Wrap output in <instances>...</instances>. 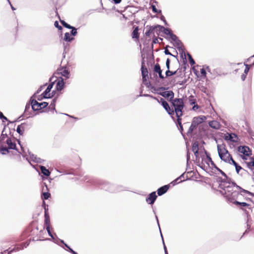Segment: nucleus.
Segmentation results:
<instances>
[{
    "label": "nucleus",
    "instance_id": "obj_9",
    "mask_svg": "<svg viewBox=\"0 0 254 254\" xmlns=\"http://www.w3.org/2000/svg\"><path fill=\"white\" fill-rule=\"evenodd\" d=\"M31 107L34 111H38L45 108L48 105V103L46 102L38 103L36 100L31 101Z\"/></svg>",
    "mask_w": 254,
    "mask_h": 254
},
{
    "label": "nucleus",
    "instance_id": "obj_48",
    "mask_svg": "<svg viewBox=\"0 0 254 254\" xmlns=\"http://www.w3.org/2000/svg\"><path fill=\"white\" fill-rule=\"evenodd\" d=\"M57 99V98H55L53 99L50 105V107H51V108L54 110H55V104L56 103Z\"/></svg>",
    "mask_w": 254,
    "mask_h": 254
},
{
    "label": "nucleus",
    "instance_id": "obj_10",
    "mask_svg": "<svg viewBox=\"0 0 254 254\" xmlns=\"http://www.w3.org/2000/svg\"><path fill=\"white\" fill-rule=\"evenodd\" d=\"M141 74H142V76L143 83L146 85H147L148 82H147V79L148 78V72L147 68L145 66V64H144V63L143 61L141 63Z\"/></svg>",
    "mask_w": 254,
    "mask_h": 254
},
{
    "label": "nucleus",
    "instance_id": "obj_29",
    "mask_svg": "<svg viewBox=\"0 0 254 254\" xmlns=\"http://www.w3.org/2000/svg\"><path fill=\"white\" fill-rule=\"evenodd\" d=\"M4 128L3 129L1 132V134L0 136V144H5L4 140L7 137V135L6 133H4Z\"/></svg>",
    "mask_w": 254,
    "mask_h": 254
},
{
    "label": "nucleus",
    "instance_id": "obj_64",
    "mask_svg": "<svg viewBox=\"0 0 254 254\" xmlns=\"http://www.w3.org/2000/svg\"><path fill=\"white\" fill-rule=\"evenodd\" d=\"M169 64H170V60L169 59H168L166 61V66L167 67V68L169 69L170 67H169Z\"/></svg>",
    "mask_w": 254,
    "mask_h": 254
},
{
    "label": "nucleus",
    "instance_id": "obj_37",
    "mask_svg": "<svg viewBox=\"0 0 254 254\" xmlns=\"http://www.w3.org/2000/svg\"><path fill=\"white\" fill-rule=\"evenodd\" d=\"M113 186L109 184H105L102 189H105L106 190H109L111 192H114L115 191L114 190H113L112 189L113 188Z\"/></svg>",
    "mask_w": 254,
    "mask_h": 254
},
{
    "label": "nucleus",
    "instance_id": "obj_5",
    "mask_svg": "<svg viewBox=\"0 0 254 254\" xmlns=\"http://www.w3.org/2000/svg\"><path fill=\"white\" fill-rule=\"evenodd\" d=\"M217 150L220 158L225 162H229V154H230L228 151L224 147H222L220 144L217 145Z\"/></svg>",
    "mask_w": 254,
    "mask_h": 254
},
{
    "label": "nucleus",
    "instance_id": "obj_56",
    "mask_svg": "<svg viewBox=\"0 0 254 254\" xmlns=\"http://www.w3.org/2000/svg\"><path fill=\"white\" fill-rule=\"evenodd\" d=\"M203 66L205 69L206 71L207 70L208 72L210 73L211 70L208 65H203Z\"/></svg>",
    "mask_w": 254,
    "mask_h": 254
},
{
    "label": "nucleus",
    "instance_id": "obj_38",
    "mask_svg": "<svg viewBox=\"0 0 254 254\" xmlns=\"http://www.w3.org/2000/svg\"><path fill=\"white\" fill-rule=\"evenodd\" d=\"M74 38L73 37H70V34L69 33H65L64 37V40L67 42H70L73 40Z\"/></svg>",
    "mask_w": 254,
    "mask_h": 254
},
{
    "label": "nucleus",
    "instance_id": "obj_6",
    "mask_svg": "<svg viewBox=\"0 0 254 254\" xmlns=\"http://www.w3.org/2000/svg\"><path fill=\"white\" fill-rule=\"evenodd\" d=\"M184 98H176V117H181L183 115L182 110L184 107Z\"/></svg>",
    "mask_w": 254,
    "mask_h": 254
},
{
    "label": "nucleus",
    "instance_id": "obj_23",
    "mask_svg": "<svg viewBox=\"0 0 254 254\" xmlns=\"http://www.w3.org/2000/svg\"><path fill=\"white\" fill-rule=\"evenodd\" d=\"M209 126L214 129H219L220 127V124L216 121H211L208 123Z\"/></svg>",
    "mask_w": 254,
    "mask_h": 254
},
{
    "label": "nucleus",
    "instance_id": "obj_18",
    "mask_svg": "<svg viewBox=\"0 0 254 254\" xmlns=\"http://www.w3.org/2000/svg\"><path fill=\"white\" fill-rule=\"evenodd\" d=\"M169 187L170 185H167L159 188L157 190L158 195L160 196L166 193L168 190Z\"/></svg>",
    "mask_w": 254,
    "mask_h": 254
},
{
    "label": "nucleus",
    "instance_id": "obj_61",
    "mask_svg": "<svg viewBox=\"0 0 254 254\" xmlns=\"http://www.w3.org/2000/svg\"><path fill=\"white\" fill-rule=\"evenodd\" d=\"M247 75L245 73H243L242 74V75H241V79L243 80V81H244L247 77Z\"/></svg>",
    "mask_w": 254,
    "mask_h": 254
},
{
    "label": "nucleus",
    "instance_id": "obj_16",
    "mask_svg": "<svg viewBox=\"0 0 254 254\" xmlns=\"http://www.w3.org/2000/svg\"><path fill=\"white\" fill-rule=\"evenodd\" d=\"M203 151H204L205 155H206V157H207V158H208V161H210V164L211 165V169H212L214 168L216 170H217V168H218V167L216 165V164L214 163V162L212 160V158H211L210 153L208 152H207L204 148H203Z\"/></svg>",
    "mask_w": 254,
    "mask_h": 254
},
{
    "label": "nucleus",
    "instance_id": "obj_25",
    "mask_svg": "<svg viewBox=\"0 0 254 254\" xmlns=\"http://www.w3.org/2000/svg\"><path fill=\"white\" fill-rule=\"evenodd\" d=\"M44 209H45V224L46 226H50V217L48 215V213L47 212V209L46 208V206H45Z\"/></svg>",
    "mask_w": 254,
    "mask_h": 254
},
{
    "label": "nucleus",
    "instance_id": "obj_33",
    "mask_svg": "<svg viewBox=\"0 0 254 254\" xmlns=\"http://www.w3.org/2000/svg\"><path fill=\"white\" fill-rule=\"evenodd\" d=\"M186 55L188 56L189 62L191 65H193L195 64V61L193 59L191 55L189 53H186Z\"/></svg>",
    "mask_w": 254,
    "mask_h": 254
},
{
    "label": "nucleus",
    "instance_id": "obj_34",
    "mask_svg": "<svg viewBox=\"0 0 254 254\" xmlns=\"http://www.w3.org/2000/svg\"><path fill=\"white\" fill-rule=\"evenodd\" d=\"M210 74L212 75L211 78H214L216 76L221 75L216 68L211 70Z\"/></svg>",
    "mask_w": 254,
    "mask_h": 254
},
{
    "label": "nucleus",
    "instance_id": "obj_50",
    "mask_svg": "<svg viewBox=\"0 0 254 254\" xmlns=\"http://www.w3.org/2000/svg\"><path fill=\"white\" fill-rule=\"evenodd\" d=\"M203 163H206L207 165V167L208 168H211L210 167V161H209L208 160V158H207V157H205V156L204 155V160H203Z\"/></svg>",
    "mask_w": 254,
    "mask_h": 254
},
{
    "label": "nucleus",
    "instance_id": "obj_35",
    "mask_svg": "<svg viewBox=\"0 0 254 254\" xmlns=\"http://www.w3.org/2000/svg\"><path fill=\"white\" fill-rule=\"evenodd\" d=\"M23 249V247H21L20 245H16L13 249L9 251L8 254H10L13 252H17Z\"/></svg>",
    "mask_w": 254,
    "mask_h": 254
},
{
    "label": "nucleus",
    "instance_id": "obj_21",
    "mask_svg": "<svg viewBox=\"0 0 254 254\" xmlns=\"http://www.w3.org/2000/svg\"><path fill=\"white\" fill-rule=\"evenodd\" d=\"M54 83L50 84L47 87L46 90L44 92V97L45 98H50L51 96H50V94L49 92H50L51 89L53 88Z\"/></svg>",
    "mask_w": 254,
    "mask_h": 254
},
{
    "label": "nucleus",
    "instance_id": "obj_1",
    "mask_svg": "<svg viewBox=\"0 0 254 254\" xmlns=\"http://www.w3.org/2000/svg\"><path fill=\"white\" fill-rule=\"evenodd\" d=\"M176 49H177L179 53L180 57L181 58L180 62L182 63V67L178 68L176 70V75L182 76L185 75L184 71L186 70L187 68L189 67V65L187 64V60L186 55V49L184 46V44L181 42L179 38L176 36Z\"/></svg>",
    "mask_w": 254,
    "mask_h": 254
},
{
    "label": "nucleus",
    "instance_id": "obj_24",
    "mask_svg": "<svg viewBox=\"0 0 254 254\" xmlns=\"http://www.w3.org/2000/svg\"><path fill=\"white\" fill-rule=\"evenodd\" d=\"M250 161L246 162L245 163L246 164L247 167L253 171V168H254V157H250Z\"/></svg>",
    "mask_w": 254,
    "mask_h": 254
},
{
    "label": "nucleus",
    "instance_id": "obj_30",
    "mask_svg": "<svg viewBox=\"0 0 254 254\" xmlns=\"http://www.w3.org/2000/svg\"><path fill=\"white\" fill-rule=\"evenodd\" d=\"M40 170L42 172V173L46 176H49L50 175V171L47 169L44 166H40Z\"/></svg>",
    "mask_w": 254,
    "mask_h": 254
},
{
    "label": "nucleus",
    "instance_id": "obj_2",
    "mask_svg": "<svg viewBox=\"0 0 254 254\" xmlns=\"http://www.w3.org/2000/svg\"><path fill=\"white\" fill-rule=\"evenodd\" d=\"M206 119L207 117L205 116H199L193 118L191 125L187 132V135L191 136L192 135L196 134L197 128L198 129V134L202 135V132L205 131V128L202 124Z\"/></svg>",
    "mask_w": 254,
    "mask_h": 254
},
{
    "label": "nucleus",
    "instance_id": "obj_39",
    "mask_svg": "<svg viewBox=\"0 0 254 254\" xmlns=\"http://www.w3.org/2000/svg\"><path fill=\"white\" fill-rule=\"evenodd\" d=\"M183 181H185L184 174H182L178 178L176 179V185L181 183Z\"/></svg>",
    "mask_w": 254,
    "mask_h": 254
},
{
    "label": "nucleus",
    "instance_id": "obj_52",
    "mask_svg": "<svg viewBox=\"0 0 254 254\" xmlns=\"http://www.w3.org/2000/svg\"><path fill=\"white\" fill-rule=\"evenodd\" d=\"M51 194L49 192H44L43 193V197L45 199H47L50 196Z\"/></svg>",
    "mask_w": 254,
    "mask_h": 254
},
{
    "label": "nucleus",
    "instance_id": "obj_11",
    "mask_svg": "<svg viewBox=\"0 0 254 254\" xmlns=\"http://www.w3.org/2000/svg\"><path fill=\"white\" fill-rule=\"evenodd\" d=\"M160 94L166 98L170 99V101H171L172 105L175 107V100H173L174 94L172 91H165L163 90V91L160 92Z\"/></svg>",
    "mask_w": 254,
    "mask_h": 254
},
{
    "label": "nucleus",
    "instance_id": "obj_54",
    "mask_svg": "<svg viewBox=\"0 0 254 254\" xmlns=\"http://www.w3.org/2000/svg\"><path fill=\"white\" fill-rule=\"evenodd\" d=\"M175 74V72H173L172 71H171L169 70V69L166 71V76H170L172 75H173Z\"/></svg>",
    "mask_w": 254,
    "mask_h": 254
},
{
    "label": "nucleus",
    "instance_id": "obj_8",
    "mask_svg": "<svg viewBox=\"0 0 254 254\" xmlns=\"http://www.w3.org/2000/svg\"><path fill=\"white\" fill-rule=\"evenodd\" d=\"M233 184V185L236 186V188L237 190H240V193L239 195V196H238V198H237V200H244L243 196H245V194H249L250 196H254V193L248 190L243 189L240 186L237 185L236 183H234Z\"/></svg>",
    "mask_w": 254,
    "mask_h": 254
},
{
    "label": "nucleus",
    "instance_id": "obj_27",
    "mask_svg": "<svg viewBox=\"0 0 254 254\" xmlns=\"http://www.w3.org/2000/svg\"><path fill=\"white\" fill-rule=\"evenodd\" d=\"M200 157L201 158V161L200 163L198 164L197 165L201 169H202L203 170L206 171L207 170V167H206L204 163H203L204 160V155H200Z\"/></svg>",
    "mask_w": 254,
    "mask_h": 254
},
{
    "label": "nucleus",
    "instance_id": "obj_46",
    "mask_svg": "<svg viewBox=\"0 0 254 254\" xmlns=\"http://www.w3.org/2000/svg\"><path fill=\"white\" fill-rule=\"evenodd\" d=\"M244 65L245 66V69L244 70V73L248 74V73L249 71L250 68L251 66H253L252 64L251 65H249L248 64H244Z\"/></svg>",
    "mask_w": 254,
    "mask_h": 254
},
{
    "label": "nucleus",
    "instance_id": "obj_14",
    "mask_svg": "<svg viewBox=\"0 0 254 254\" xmlns=\"http://www.w3.org/2000/svg\"><path fill=\"white\" fill-rule=\"evenodd\" d=\"M177 118V122H176V126H177L178 130L181 132V134L183 136L184 138L185 139V134L184 133V128L183 125L181 123V117H176Z\"/></svg>",
    "mask_w": 254,
    "mask_h": 254
},
{
    "label": "nucleus",
    "instance_id": "obj_32",
    "mask_svg": "<svg viewBox=\"0 0 254 254\" xmlns=\"http://www.w3.org/2000/svg\"><path fill=\"white\" fill-rule=\"evenodd\" d=\"M23 126L24 124H22L21 125L18 126L16 129V131L20 135H22L24 132V127Z\"/></svg>",
    "mask_w": 254,
    "mask_h": 254
},
{
    "label": "nucleus",
    "instance_id": "obj_26",
    "mask_svg": "<svg viewBox=\"0 0 254 254\" xmlns=\"http://www.w3.org/2000/svg\"><path fill=\"white\" fill-rule=\"evenodd\" d=\"M154 70L155 72H157L159 74V77L163 78L164 76L162 74V70L159 64H157L154 66Z\"/></svg>",
    "mask_w": 254,
    "mask_h": 254
},
{
    "label": "nucleus",
    "instance_id": "obj_15",
    "mask_svg": "<svg viewBox=\"0 0 254 254\" xmlns=\"http://www.w3.org/2000/svg\"><path fill=\"white\" fill-rule=\"evenodd\" d=\"M156 198V192L153 191L149 194V196L146 198V201L148 203L152 204L154 203Z\"/></svg>",
    "mask_w": 254,
    "mask_h": 254
},
{
    "label": "nucleus",
    "instance_id": "obj_58",
    "mask_svg": "<svg viewBox=\"0 0 254 254\" xmlns=\"http://www.w3.org/2000/svg\"><path fill=\"white\" fill-rule=\"evenodd\" d=\"M193 107H192V110L193 111H196L197 109H198L199 108V106L197 104V103H195V104L193 105Z\"/></svg>",
    "mask_w": 254,
    "mask_h": 254
},
{
    "label": "nucleus",
    "instance_id": "obj_3",
    "mask_svg": "<svg viewBox=\"0 0 254 254\" xmlns=\"http://www.w3.org/2000/svg\"><path fill=\"white\" fill-rule=\"evenodd\" d=\"M231 189L228 191L219 190V192L225 197L228 201L233 203V201H237V198L239 196L240 190L236 188V186L231 184Z\"/></svg>",
    "mask_w": 254,
    "mask_h": 254
},
{
    "label": "nucleus",
    "instance_id": "obj_59",
    "mask_svg": "<svg viewBox=\"0 0 254 254\" xmlns=\"http://www.w3.org/2000/svg\"><path fill=\"white\" fill-rule=\"evenodd\" d=\"M20 245L21 247H23V248H26L29 245V243L26 242L25 243H22V244H20Z\"/></svg>",
    "mask_w": 254,
    "mask_h": 254
},
{
    "label": "nucleus",
    "instance_id": "obj_47",
    "mask_svg": "<svg viewBox=\"0 0 254 254\" xmlns=\"http://www.w3.org/2000/svg\"><path fill=\"white\" fill-rule=\"evenodd\" d=\"M235 170H236V171L237 172V173L238 174H239V172L240 171V170H244V171H246L245 169H244L241 166H240L239 164H238L237 165H236L235 167Z\"/></svg>",
    "mask_w": 254,
    "mask_h": 254
},
{
    "label": "nucleus",
    "instance_id": "obj_28",
    "mask_svg": "<svg viewBox=\"0 0 254 254\" xmlns=\"http://www.w3.org/2000/svg\"><path fill=\"white\" fill-rule=\"evenodd\" d=\"M8 149H9L5 146V144H0V151L1 154H6L8 152Z\"/></svg>",
    "mask_w": 254,
    "mask_h": 254
},
{
    "label": "nucleus",
    "instance_id": "obj_40",
    "mask_svg": "<svg viewBox=\"0 0 254 254\" xmlns=\"http://www.w3.org/2000/svg\"><path fill=\"white\" fill-rule=\"evenodd\" d=\"M218 172H219L224 178H226L228 181L231 180V178L229 177L222 170H221L219 168H217L216 170Z\"/></svg>",
    "mask_w": 254,
    "mask_h": 254
},
{
    "label": "nucleus",
    "instance_id": "obj_36",
    "mask_svg": "<svg viewBox=\"0 0 254 254\" xmlns=\"http://www.w3.org/2000/svg\"><path fill=\"white\" fill-rule=\"evenodd\" d=\"M138 28L136 27L133 31L132 33V38H136L138 39L139 38L138 35Z\"/></svg>",
    "mask_w": 254,
    "mask_h": 254
},
{
    "label": "nucleus",
    "instance_id": "obj_41",
    "mask_svg": "<svg viewBox=\"0 0 254 254\" xmlns=\"http://www.w3.org/2000/svg\"><path fill=\"white\" fill-rule=\"evenodd\" d=\"M198 146H199V143H198V141H194L192 144V151H195V150H199Z\"/></svg>",
    "mask_w": 254,
    "mask_h": 254
},
{
    "label": "nucleus",
    "instance_id": "obj_4",
    "mask_svg": "<svg viewBox=\"0 0 254 254\" xmlns=\"http://www.w3.org/2000/svg\"><path fill=\"white\" fill-rule=\"evenodd\" d=\"M217 182L219 183V188L221 190H220L228 191L229 189H231V184L233 185L234 183H235L231 178L230 181H228L226 178H222L219 177L217 179Z\"/></svg>",
    "mask_w": 254,
    "mask_h": 254
},
{
    "label": "nucleus",
    "instance_id": "obj_22",
    "mask_svg": "<svg viewBox=\"0 0 254 254\" xmlns=\"http://www.w3.org/2000/svg\"><path fill=\"white\" fill-rule=\"evenodd\" d=\"M234 137L238 138V136L236 134L234 133H231L229 134L228 133L227 135H225L224 139L226 140L232 141V142H236V140L234 139Z\"/></svg>",
    "mask_w": 254,
    "mask_h": 254
},
{
    "label": "nucleus",
    "instance_id": "obj_12",
    "mask_svg": "<svg viewBox=\"0 0 254 254\" xmlns=\"http://www.w3.org/2000/svg\"><path fill=\"white\" fill-rule=\"evenodd\" d=\"M238 151L246 156H250L252 155L250 148L247 146H240L238 148Z\"/></svg>",
    "mask_w": 254,
    "mask_h": 254
},
{
    "label": "nucleus",
    "instance_id": "obj_13",
    "mask_svg": "<svg viewBox=\"0 0 254 254\" xmlns=\"http://www.w3.org/2000/svg\"><path fill=\"white\" fill-rule=\"evenodd\" d=\"M161 101L162 102V105L164 108V109L166 110L168 113L171 116L172 118L174 120V118L173 116L174 114L173 110H171L168 103L165 101L163 98L161 99Z\"/></svg>",
    "mask_w": 254,
    "mask_h": 254
},
{
    "label": "nucleus",
    "instance_id": "obj_7",
    "mask_svg": "<svg viewBox=\"0 0 254 254\" xmlns=\"http://www.w3.org/2000/svg\"><path fill=\"white\" fill-rule=\"evenodd\" d=\"M162 29H164V27L160 25H157L154 27L150 26L149 29L146 31L145 35L150 36L151 34H153L155 37L156 35H159V32L162 31Z\"/></svg>",
    "mask_w": 254,
    "mask_h": 254
},
{
    "label": "nucleus",
    "instance_id": "obj_63",
    "mask_svg": "<svg viewBox=\"0 0 254 254\" xmlns=\"http://www.w3.org/2000/svg\"><path fill=\"white\" fill-rule=\"evenodd\" d=\"M164 52H165L166 55H171L173 57H175V56L173 55V54H171L167 49H165Z\"/></svg>",
    "mask_w": 254,
    "mask_h": 254
},
{
    "label": "nucleus",
    "instance_id": "obj_55",
    "mask_svg": "<svg viewBox=\"0 0 254 254\" xmlns=\"http://www.w3.org/2000/svg\"><path fill=\"white\" fill-rule=\"evenodd\" d=\"M54 25L56 27L58 28L59 30L62 29V27L59 25V23L57 21L55 22Z\"/></svg>",
    "mask_w": 254,
    "mask_h": 254
},
{
    "label": "nucleus",
    "instance_id": "obj_43",
    "mask_svg": "<svg viewBox=\"0 0 254 254\" xmlns=\"http://www.w3.org/2000/svg\"><path fill=\"white\" fill-rule=\"evenodd\" d=\"M189 103L190 105H193L196 103V101L195 99H194V97L192 95L189 97Z\"/></svg>",
    "mask_w": 254,
    "mask_h": 254
},
{
    "label": "nucleus",
    "instance_id": "obj_45",
    "mask_svg": "<svg viewBox=\"0 0 254 254\" xmlns=\"http://www.w3.org/2000/svg\"><path fill=\"white\" fill-rule=\"evenodd\" d=\"M60 22L64 27L68 29L72 28V26H70L69 24H67V23H66L64 21L60 20Z\"/></svg>",
    "mask_w": 254,
    "mask_h": 254
},
{
    "label": "nucleus",
    "instance_id": "obj_62",
    "mask_svg": "<svg viewBox=\"0 0 254 254\" xmlns=\"http://www.w3.org/2000/svg\"><path fill=\"white\" fill-rule=\"evenodd\" d=\"M195 162H196V165H197L198 164H199V163L201 162L200 161V157L199 156H197V158H195Z\"/></svg>",
    "mask_w": 254,
    "mask_h": 254
},
{
    "label": "nucleus",
    "instance_id": "obj_49",
    "mask_svg": "<svg viewBox=\"0 0 254 254\" xmlns=\"http://www.w3.org/2000/svg\"><path fill=\"white\" fill-rule=\"evenodd\" d=\"M151 7L152 8V11H153V12L156 13H159L161 12V10H158L156 8L155 5L152 4V5H151Z\"/></svg>",
    "mask_w": 254,
    "mask_h": 254
},
{
    "label": "nucleus",
    "instance_id": "obj_31",
    "mask_svg": "<svg viewBox=\"0 0 254 254\" xmlns=\"http://www.w3.org/2000/svg\"><path fill=\"white\" fill-rule=\"evenodd\" d=\"M61 73L62 76L68 78L69 76V72L65 68L61 69Z\"/></svg>",
    "mask_w": 254,
    "mask_h": 254
},
{
    "label": "nucleus",
    "instance_id": "obj_19",
    "mask_svg": "<svg viewBox=\"0 0 254 254\" xmlns=\"http://www.w3.org/2000/svg\"><path fill=\"white\" fill-rule=\"evenodd\" d=\"M233 204L242 209H243V207H248L250 205V204H249L247 202H240L239 201H233Z\"/></svg>",
    "mask_w": 254,
    "mask_h": 254
},
{
    "label": "nucleus",
    "instance_id": "obj_42",
    "mask_svg": "<svg viewBox=\"0 0 254 254\" xmlns=\"http://www.w3.org/2000/svg\"><path fill=\"white\" fill-rule=\"evenodd\" d=\"M229 162H228V163L229 164H232L235 167L238 164H239L238 163H237L232 158L231 155L230 154H229Z\"/></svg>",
    "mask_w": 254,
    "mask_h": 254
},
{
    "label": "nucleus",
    "instance_id": "obj_60",
    "mask_svg": "<svg viewBox=\"0 0 254 254\" xmlns=\"http://www.w3.org/2000/svg\"><path fill=\"white\" fill-rule=\"evenodd\" d=\"M193 153H194V156L195 157V158H197V156H199V152H198V150H195V151H193Z\"/></svg>",
    "mask_w": 254,
    "mask_h": 254
},
{
    "label": "nucleus",
    "instance_id": "obj_20",
    "mask_svg": "<svg viewBox=\"0 0 254 254\" xmlns=\"http://www.w3.org/2000/svg\"><path fill=\"white\" fill-rule=\"evenodd\" d=\"M64 85V83L63 78H60L58 79V81L56 84V89L58 91H61Z\"/></svg>",
    "mask_w": 254,
    "mask_h": 254
},
{
    "label": "nucleus",
    "instance_id": "obj_53",
    "mask_svg": "<svg viewBox=\"0 0 254 254\" xmlns=\"http://www.w3.org/2000/svg\"><path fill=\"white\" fill-rule=\"evenodd\" d=\"M46 230H47V231L49 236L50 237H51L52 238H54L53 235L52 234V233L51 232V231H50V226H46Z\"/></svg>",
    "mask_w": 254,
    "mask_h": 254
},
{
    "label": "nucleus",
    "instance_id": "obj_17",
    "mask_svg": "<svg viewBox=\"0 0 254 254\" xmlns=\"http://www.w3.org/2000/svg\"><path fill=\"white\" fill-rule=\"evenodd\" d=\"M6 144L8 145V148L9 149H15L16 148V144L14 141H12L11 138H7L6 141H5V144Z\"/></svg>",
    "mask_w": 254,
    "mask_h": 254
},
{
    "label": "nucleus",
    "instance_id": "obj_51",
    "mask_svg": "<svg viewBox=\"0 0 254 254\" xmlns=\"http://www.w3.org/2000/svg\"><path fill=\"white\" fill-rule=\"evenodd\" d=\"M70 29H71V34L73 36H75L77 34L76 29L72 26V28H70Z\"/></svg>",
    "mask_w": 254,
    "mask_h": 254
},
{
    "label": "nucleus",
    "instance_id": "obj_44",
    "mask_svg": "<svg viewBox=\"0 0 254 254\" xmlns=\"http://www.w3.org/2000/svg\"><path fill=\"white\" fill-rule=\"evenodd\" d=\"M200 73H201V76L202 78H205L206 77V74H207V72L205 70V69L203 67L202 68L200 69Z\"/></svg>",
    "mask_w": 254,
    "mask_h": 254
},
{
    "label": "nucleus",
    "instance_id": "obj_57",
    "mask_svg": "<svg viewBox=\"0 0 254 254\" xmlns=\"http://www.w3.org/2000/svg\"><path fill=\"white\" fill-rule=\"evenodd\" d=\"M248 133H249V134H250V136H254V132L252 130V129L249 128L248 129Z\"/></svg>",
    "mask_w": 254,
    "mask_h": 254
}]
</instances>
